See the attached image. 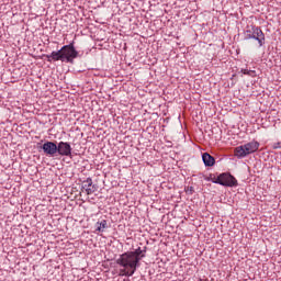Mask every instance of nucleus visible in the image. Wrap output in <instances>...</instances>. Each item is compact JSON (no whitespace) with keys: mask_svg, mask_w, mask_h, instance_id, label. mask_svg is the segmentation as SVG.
<instances>
[{"mask_svg":"<svg viewBox=\"0 0 281 281\" xmlns=\"http://www.w3.org/2000/svg\"><path fill=\"white\" fill-rule=\"evenodd\" d=\"M78 57H80V53L76 50L75 42L64 45L59 50H54L52 54L46 55L48 63H52V60L54 63L60 60L61 63H69L70 65H74V60Z\"/></svg>","mask_w":281,"mask_h":281,"instance_id":"nucleus-1","label":"nucleus"},{"mask_svg":"<svg viewBox=\"0 0 281 281\" xmlns=\"http://www.w3.org/2000/svg\"><path fill=\"white\" fill-rule=\"evenodd\" d=\"M116 265L122 267L120 270V276H125L126 278H131L135 276V271L139 267V258L134 257L130 251H126L120 255V258L116 259Z\"/></svg>","mask_w":281,"mask_h":281,"instance_id":"nucleus-2","label":"nucleus"},{"mask_svg":"<svg viewBox=\"0 0 281 281\" xmlns=\"http://www.w3.org/2000/svg\"><path fill=\"white\" fill-rule=\"evenodd\" d=\"M260 148V143L258 140H252L249 143H246L245 145L237 146L234 149V156L238 159H243L244 157H247V155H252V153H258V149Z\"/></svg>","mask_w":281,"mask_h":281,"instance_id":"nucleus-3","label":"nucleus"},{"mask_svg":"<svg viewBox=\"0 0 281 281\" xmlns=\"http://www.w3.org/2000/svg\"><path fill=\"white\" fill-rule=\"evenodd\" d=\"M213 183H218L225 188H236L238 186V180L229 172L221 173L213 178Z\"/></svg>","mask_w":281,"mask_h":281,"instance_id":"nucleus-4","label":"nucleus"},{"mask_svg":"<svg viewBox=\"0 0 281 281\" xmlns=\"http://www.w3.org/2000/svg\"><path fill=\"white\" fill-rule=\"evenodd\" d=\"M251 31H246L247 38L258 41L259 47H262V45H265V32H262V29H260V26L252 25Z\"/></svg>","mask_w":281,"mask_h":281,"instance_id":"nucleus-5","label":"nucleus"},{"mask_svg":"<svg viewBox=\"0 0 281 281\" xmlns=\"http://www.w3.org/2000/svg\"><path fill=\"white\" fill-rule=\"evenodd\" d=\"M42 150L46 157H56L58 155V145L56 142H49L43 144Z\"/></svg>","mask_w":281,"mask_h":281,"instance_id":"nucleus-6","label":"nucleus"},{"mask_svg":"<svg viewBox=\"0 0 281 281\" xmlns=\"http://www.w3.org/2000/svg\"><path fill=\"white\" fill-rule=\"evenodd\" d=\"M71 144L68 142H59L57 144V154H59L61 157H71Z\"/></svg>","mask_w":281,"mask_h":281,"instance_id":"nucleus-7","label":"nucleus"},{"mask_svg":"<svg viewBox=\"0 0 281 281\" xmlns=\"http://www.w3.org/2000/svg\"><path fill=\"white\" fill-rule=\"evenodd\" d=\"M82 190H86V193L89 195V194H93L94 192H97L98 187H95V184H93V179L87 178L82 182Z\"/></svg>","mask_w":281,"mask_h":281,"instance_id":"nucleus-8","label":"nucleus"},{"mask_svg":"<svg viewBox=\"0 0 281 281\" xmlns=\"http://www.w3.org/2000/svg\"><path fill=\"white\" fill-rule=\"evenodd\" d=\"M130 252L134 258H138V262H140L143 258H146V250H142L140 247H138L136 250L130 251Z\"/></svg>","mask_w":281,"mask_h":281,"instance_id":"nucleus-9","label":"nucleus"},{"mask_svg":"<svg viewBox=\"0 0 281 281\" xmlns=\"http://www.w3.org/2000/svg\"><path fill=\"white\" fill-rule=\"evenodd\" d=\"M202 160L204 166L212 168V155H210L209 153L202 154Z\"/></svg>","mask_w":281,"mask_h":281,"instance_id":"nucleus-10","label":"nucleus"},{"mask_svg":"<svg viewBox=\"0 0 281 281\" xmlns=\"http://www.w3.org/2000/svg\"><path fill=\"white\" fill-rule=\"evenodd\" d=\"M109 227L106 220H102L101 222H97V229L95 232H104Z\"/></svg>","mask_w":281,"mask_h":281,"instance_id":"nucleus-11","label":"nucleus"},{"mask_svg":"<svg viewBox=\"0 0 281 281\" xmlns=\"http://www.w3.org/2000/svg\"><path fill=\"white\" fill-rule=\"evenodd\" d=\"M241 74H244V76H250L251 78H256V70L241 69Z\"/></svg>","mask_w":281,"mask_h":281,"instance_id":"nucleus-12","label":"nucleus"},{"mask_svg":"<svg viewBox=\"0 0 281 281\" xmlns=\"http://www.w3.org/2000/svg\"><path fill=\"white\" fill-rule=\"evenodd\" d=\"M202 181H205L206 183L212 181V173L207 175V173H202L201 177Z\"/></svg>","mask_w":281,"mask_h":281,"instance_id":"nucleus-13","label":"nucleus"},{"mask_svg":"<svg viewBox=\"0 0 281 281\" xmlns=\"http://www.w3.org/2000/svg\"><path fill=\"white\" fill-rule=\"evenodd\" d=\"M273 150H278L279 148H281V142H277L272 145Z\"/></svg>","mask_w":281,"mask_h":281,"instance_id":"nucleus-14","label":"nucleus"},{"mask_svg":"<svg viewBox=\"0 0 281 281\" xmlns=\"http://www.w3.org/2000/svg\"><path fill=\"white\" fill-rule=\"evenodd\" d=\"M188 192H190L192 194L194 192V188L193 187H189L188 188Z\"/></svg>","mask_w":281,"mask_h":281,"instance_id":"nucleus-15","label":"nucleus"},{"mask_svg":"<svg viewBox=\"0 0 281 281\" xmlns=\"http://www.w3.org/2000/svg\"><path fill=\"white\" fill-rule=\"evenodd\" d=\"M214 164H215V160H214V158H212V166H214Z\"/></svg>","mask_w":281,"mask_h":281,"instance_id":"nucleus-16","label":"nucleus"},{"mask_svg":"<svg viewBox=\"0 0 281 281\" xmlns=\"http://www.w3.org/2000/svg\"><path fill=\"white\" fill-rule=\"evenodd\" d=\"M204 186H210V184L206 182V183H204Z\"/></svg>","mask_w":281,"mask_h":281,"instance_id":"nucleus-17","label":"nucleus"}]
</instances>
